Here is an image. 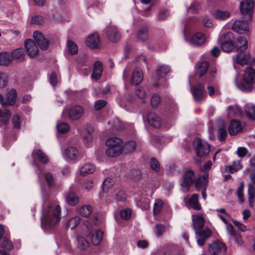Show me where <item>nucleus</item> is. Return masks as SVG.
<instances>
[{
  "label": "nucleus",
  "mask_w": 255,
  "mask_h": 255,
  "mask_svg": "<svg viewBox=\"0 0 255 255\" xmlns=\"http://www.w3.org/2000/svg\"><path fill=\"white\" fill-rule=\"evenodd\" d=\"M61 219V207L55 202L45 201L43 204L41 224L45 228L55 226Z\"/></svg>",
  "instance_id": "1"
},
{
  "label": "nucleus",
  "mask_w": 255,
  "mask_h": 255,
  "mask_svg": "<svg viewBox=\"0 0 255 255\" xmlns=\"http://www.w3.org/2000/svg\"><path fill=\"white\" fill-rule=\"evenodd\" d=\"M192 223L197 244L200 246H203L206 241L211 236V231L209 229H205L199 231L203 229L205 225V219L200 215L194 216Z\"/></svg>",
  "instance_id": "2"
},
{
  "label": "nucleus",
  "mask_w": 255,
  "mask_h": 255,
  "mask_svg": "<svg viewBox=\"0 0 255 255\" xmlns=\"http://www.w3.org/2000/svg\"><path fill=\"white\" fill-rule=\"evenodd\" d=\"M237 79V76L235 82L239 89L244 92H251L253 89V84L255 83V70L251 67H248L245 71L243 80L240 84L238 83Z\"/></svg>",
  "instance_id": "3"
},
{
  "label": "nucleus",
  "mask_w": 255,
  "mask_h": 255,
  "mask_svg": "<svg viewBox=\"0 0 255 255\" xmlns=\"http://www.w3.org/2000/svg\"><path fill=\"white\" fill-rule=\"evenodd\" d=\"M193 147L196 155L200 157L207 155L210 151L209 144L199 138L194 139Z\"/></svg>",
  "instance_id": "4"
},
{
  "label": "nucleus",
  "mask_w": 255,
  "mask_h": 255,
  "mask_svg": "<svg viewBox=\"0 0 255 255\" xmlns=\"http://www.w3.org/2000/svg\"><path fill=\"white\" fill-rule=\"evenodd\" d=\"M85 110L80 105H74L69 109H65L63 112L64 115H67L68 117L72 121H77L80 119L84 115Z\"/></svg>",
  "instance_id": "5"
},
{
  "label": "nucleus",
  "mask_w": 255,
  "mask_h": 255,
  "mask_svg": "<svg viewBox=\"0 0 255 255\" xmlns=\"http://www.w3.org/2000/svg\"><path fill=\"white\" fill-rule=\"evenodd\" d=\"M170 71V67L168 66L163 65L159 67L156 69V81L154 84V86L158 87L160 86H165L164 83L166 82L164 77Z\"/></svg>",
  "instance_id": "6"
},
{
  "label": "nucleus",
  "mask_w": 255,
  "mask_h": 255,
  "mask_svg": "<svg viewBox=\"0 0 255 255\" xmlns=\"http://www.w3.org/2000/svg\"><path fill=\"white\" fill-rule=\"evenodd\" d=\"M195 180V173L192 170L186 171L184 175L183 181L181 183V190L184 193L187 192L190 186L194 183Z\"/></svg>",
  "instance_id": "7"
},
{
  "label": "nucleus",
  "mask_w": 255,
  "mask_h": 255,
  "mask_svg": "<svg viewBox=\"0 0 255 255\" xmlns=\"http://www.w3.org/2000/svg\"><path fill=\"white\" fill-rule=\"evenodd\" d=\"M227 248L225 245L221 242H216L209 246L210 255H226Z\"/></svg>",
  "instance_id": "8"
},
{
  "label": "nucleus",
  "mask_w": 255,
  "mask_h": 255,
  "mask_svg": "<svg viewBox=\"0 0 255 255\" xmlns=\"http://www.w3.org/2000/svg\"><path fill=\"white\" fill-rule=\"evenodd\" d=\"M254 2L252 0H245L240 3V10L242 14L249 15L251 19V14L253 12Z\"/></svg>",
  "instance_id": "9"
},
{
  "label": "nucleus",
  "mask_w": 255,
  "mask_h": 255,
  "mask_svg": "<svg viewBox=\"0 0 255 255\" xmlns=\"http://www.w3.org/2000/svg\"><path fill=\"white\" fill-rule=\"evenodd\" d=\"M24 45L27 54L30 57H34L38 53V48L33 40L31 39H26L24 41Z\"/></svg>",
  "instance_id": "10"
},
{
  "label": "nucleus",
  "mask_w": 255,
  "mask_h": 255,
  "mask_svg": "<svg viewBox=\"0 0 255 255\" xmlns=\"http://www.w3.org/2000/svg\"><path fill=\"white\" fill-rule=\"evenodd\" d=\"M34 39L42 50H46L49 46V42L40 32L36 31L33 34Z\"/></svg>",
  "instance_id": "11"
},
{
  "label": "nucleus",
  "mask_w": 255,
  "mask_h": 255,
  "mask_svg": "<svg viewBox=\"0 0 255 255\" xmlns=\"http://www.w3.org/2000/svg\"><path fill=\"white\" fill-rule=\"evenodd\" d=\"M88 236L90 237L92 243L97 246L103 239V233L100 230H91L89 231Z\"/></svg>",
  "instance_id": "12"
},
{
  "label": "nucleus",
  "mask_w": 255,
  "mask_h": 255,
  "mask_svg": "<svg viewBox=\"0 0 255 255\" xmlns=\"http://www.w3.org/2000/svg\"><path fill=\"white\" fill-rule=\"evenodd\" d=\"M234 31L240 34H243L245 32L249 31V24L245 20H236L232 26Z\"/></svg>",
  "instance_id": "13"
},
{
  "label": "nucleus",
  "mask_w": 255,
  "mask_h": 255,
  "mask_svg": "<svg viewBox=\"0 0 255 255\" xmlns=\"http://www.w3.org/2000/svg\"><path fill=\"white\" fill-rule=\"evenodd\" d=\"M146 117L148 123L152 127L157 128L161 126L162 122L160 118L154 113H148Z\"/></svg>",
  "instance_id": "14"
},
{
  "label": "nucleus",
  "mask_w": 255,
  "mask_h": 255,
  "mask_svg": "<svg viewBox=\"0 0 255 255\" xmlns=\"http://www.w3.org/2000/svg\"><path fill=\"white\" fill-rule=\"evenodd\" d=\"M143 75L141 70L139 68H135L130 77L131 84L136 85L143 80Z\"/></svg>",
  "instance_id": "15"
},
{
  "label": "nucleus",
  "mask_w": 255,
  "mask_h": 255,
  "mask_svg": "<svg viewBox=\"0 0 255 255\" xmlns=\"http://www.w3.org/2000/svg\"><path fill=\"white\" fill-rule=\"evenodd\" d=\"M205 40V35L203 33L198 32L191 37L189 43L194 46H199L202 45Z\"/></svg>",
  "instance_id": "16"
},
{
  "label": "nucleus",
  "mask_w": 255,
  "mask_h": 255,
  "mask_svg": "<svg viewBox=\"0 0 255 255\" xmlns=\"http://www.w3.org/2000/svg\"><path fill=\"white\" fill-rule=\"evenodd\" d=\"M234 61L242 66L247 64L251 60V56L245 52H241L233 57Z\"/></svg>",
  "instance_id": "17"
},
{
  "label": "nucleus",
  "mask_w": 255,
  "mask_h": 255,
  "mask_svg": "<svg viewBox=\"0 0 255 255\" xmlns=\"http://www.w3.org/2000/svg\"><path fill=\"white\" fill-rule=\"evenodd\" d=\"M204 87L201 83H199L194 86L192 89V94L197 102H199L203 99Z\"/></svg>",
  "instance_id": "18"
},
{
  "label": "nucleus",
  "mask_w": 255,
  "mask_h": 255,
  "mask_svg": "<svg viewBox=\"0 0 255 255\" xmlns=\"http://www.w3.org/2000/svg\"><path fill=\"white\" fill-rule=\"evenodd\" d=\"M194 183L197 190H200L202 188H207L208 184V174L204 173L202 176L195 180Z\"/></svg>",
  "instance_id": "19"
},
{
  "label": "nucleus",
  "mask_w": 255,
  "mask_h": 255,
  "mask_svg": "<svg viewBox=\"0 0 255 255\" xmlns=\"http://www.w3.org/2000/svg\"><path fill=\"white\" fill-rule=\"evenodd\" d=\"M100 43L99 36L96 33L91 34L88 37L86 41L87 45L91 49L98 48Z\"/></svg>",
  "instance_id": "20"
},
{
  "label": "nucleus",
  "mask_w": 255,
  "mask_h": 255,
  "mask_svg": "<svg viewBox=\"0 0 255 255\" xmlns=\"http://www.w3.org/2000/svg\"><path fill=\"white\" fill-rule=\"evenodd\" d=\"M198 198V194H193L191 197L186 202L187 206L195 210H200L202 208L199 202Z\"/></svg>",
  "instance_id": "21"
},
{
  "label": "nucleus",
  "mask_w": 255,
  "mask_h": 255,
  "mask_svg": "<svg viewBox=\"0 0 255 255\" xmlns=\"http://www.w3.org/2000/svg\"><path fill=\"white\" fill-rule=\"evenodd\" d=\"M25 56V52L23 48H18L13 50L10 54V57L12 59L16 60L18 62L22 61Z\"/></svg>",
  "instance_id": "22"
},
{
  "label": "nucleus",
  "mask_w": 255,
  "mask_h": 255,
  "mask_svg": "<svg viewBox=\"0 0 255 255\" xmlns=\"http://www.w3.org/2000/svg\"><path fill=\"white\" fill-rule=\"evenodd\" d=\"M242 130L241 123L238 121L233 120L229 127V132L230 135H235Z\"/></svg>",
  "instance_id": "23"
},
{
  "label": "nucleus",
  "mask_w": 255,
  "mask_h": 255,
  "mask_svg": "<svg viewBox=\"0 0 255 255\" xmlns=\"http://www.w3.org/2000/svg\"><path fill=\"white\" fill-rule=\"evenodd\" d=\"M64 155L70 160H76L78 158L79 151L76 147L69 146L65 149Z\"/></svg>",
  "instance_id": "24"
},
{
  "label": "nucleus",
  "mask_w": 255,
  "mask_h": 255,
  "mask_svg": "<svg viewBox=\"0 0 255 255\" xmlns=\"http://www.w3.org/2000/svg\"><path fill=\"white\" fill-rule=\"evenodd\" d=\"M103 65L101 62L96 61L94 65V69L92 74V78L98 80L102 76Z\"/></svg>",
  "instance_id": "25"
},
{
  "label": "nucleus",
  "mask_w": 255,
  "mask_h": 255,
  "mask_svg": "<svg viewBox=\"0 0 255 255\" xmlns=\"http://www.w3.org/2000/svg\"><path fill=\"white\" fill-rule=\"evenodd\" d=\"M107 35L111 41L115 42L119 39L120 35L115 27L111 26L107 28Z\"/></svg>",
  "instance_id": "26"
},
{
  "label": "nucleus",
  "mask_w": 255,
  "mask_h": 255,
  "mask_svg": "<svg viewBox=\"0 0 255 255\" xmlns=\"http://www.w3.org/2000/svg\"><path fill=\"white\" fill-rule=\"evenodd\" d=\"M235 45L237 50L241 52L244 51L248 48V40L246 37L240 36L238 38Z\"/></svg>",
  "instance_id": "27"
},
{
  "label": "nucleus",
  "mask_w": 255,
  "mask_h": 255,
  "mask_svg": "<svg viewBox=\"0 0 255 255\" xmlns=\"http://www.w3.org/2000/svg\"><path fill=\"white\" fill-rule=\"evenodd\" d=\"M17 93L15 89H11L7 93L6 99V106H13L15 104L16 99Z\"/></svg>",
  "instance_id": "28"
},
{
  "label": "nucleus",
  "mask_w": 255,
  "mask_h": 255,
  "mask_svg": "<svg viewBox=\"0 0 255 255\" xmlns=\"http://www.w3.org/2000/svg\"><path fill=\"white\" fill-rule=\"evenodd\" d=\"M123 143L122 139L116 137H112L108 139L106 142L107 146L114 147H117L118 146L123 148Z\"/></svg>",
  "instance_id": "29"
},
{
  "label": "nucleus",
  "mask_w": 255,
  "mask_h": 255,
  "mask_svg": "<svg viewBox=\"0 0 255 255\" xmlns=\"http://www.w3.org/2000/svg\"><path fill=\"white\" fill-rule=\"evenodd\" d=\"M12 63V59L9 52H0V65L7 66Z\"/></svg>",
  "instance_id": "30"
},
{
  "label": "nucleus",
  "mask_w": 255,
  "mask_h": 255,
  "mask_svg": "<svg viewBox=\"0 0 255 255\" xmlns=\"http://www.w3.org/2000/svg\"><path fill=\"white\" fill-rule=\"evenodd\" d=\"M95 170V167L94 165L87 163L84 164L80 169V174L83 176L87 174H91Z\"/></svg>",
  "instance_id": "31"
},
{
  "label": "nucleus",
  "mask_w": 255,
  "mask_h": 255,
  "mask_svg": "<svg viewBox=\"0 0 255 255\" xmlns=\"http://www.w3.org/2000/svg\"><path fill=\"white\" fill-rule=\"evenodd\" d=\"M149 29L147 27H141L138 31L136 37L142 41L147 40L149 38Z\"/></svg>",
  "instance_id": "32"
},
{
  "label": "nucleus",
  "mask_w": 255,
  "mask_h": 255,
  "mask_svg": "<svg viewBox=\"0 0 255 255\" xmlns=\"http://www.w3.org/2000/svg\"><path fill=\"white\" fill-rule=\"evenodd\" d=\"M209 67V63L207 61H203L200 63L196 71L197 75L201 77L204 75Z\"/></svg>",
  "instance_id": "33"
},
{
  "label": "nucleus",
  "mask_w": 255,
  "mask_h": 255,
  "mask_svg": "<svg viewBox=\"0 0 255 255\" xmlns=\"http://www.w3.org/2000/svg\"><path fill=\"white\" fill-rule=\"evenodd\" d=\"M234 40V36L232 32H227L222 33L219 37L218 42L222 43V42H233Z\"/></svg>",
  "instance_id": "34"
},
{
  "label": "nucleus",
  "mask_w": 255,
  "mask_h": 255,
  "mask_svg": "<svg viewBox=\"0 0 255 255\" xmlns=\"http://www.w3.org/2000/svg\"><path fill=\"white\" fill-rule=\"evenodd\" d=\"M106 150V154L110 157H115L119 155L123 151V148L122 147H114L108 146Z\"/></svg>",
  "instance_id": "35"
},
{
  "label": "nucleus",
  "mask_w": 255,
  "mask_h": 255,
  "mask_svg": "<svg viewBox=\"0 0 255 255\" xmlns=\"http://www.w3.org/2000/svg\"><path fill=\"white\" fill-rule=\"evenodd\" d=\"M33 154L37 157L38 160L41 163L46 164L48 162L49 159L48 156L41 150L38 149L35 150L33 151Z\"/></svg>",
  "instance_id": "36"
},
{
  "label": "nucleus",
  "mask_w": 255,
  "mask_h": 255,
  "mask_svg": "<svg viewBox=\"0 0 255 255\" xmlns=\"http://www.w3.org/2000/svg\"><path fill=\"white\" fill-rule=\"evenodd\" d=\"M113 198L118 201H124L127 198V195L125 191L122 189L115 190Z\"/></svg>",
  "instance_id": "37"
},
{
  "label": "nucleus",
  "mask_w": 255,
  "mask_h": 255,
  "mask_svg": "<svg viewBox=\"0 0 255 255\" xmlns=\"http://www.w3.org/2000/svg\"><path fill=\"white\" fill-rule=\"evenodd\" d=\"M220 122L222 126L218 129L217 135L219 140L223 141L226 139L228 133L223 121H221Z\"/></svg>",
  "instance_id": "38"
},
{
  "label": "nucleus",
  "mask_w": 255,
  "mask_h": 255,
  "mask_svg": "<svg viewBox=\"0 0 255 255\" xmlns=\"http://www.w3.org/2000/svg\"><path fill=\"white\" fill-rule=\"evenodd\" d=\"M67 203L71 206L76 205L79 202V198L73 192H69L66 196Z\"/></svg>",
  "instance_id": "39"
},
{
  "label": "nucleus",
  "mask_w": 255,
  "mask_h": 255,
  "mask_svg": "<svg viewBox=\"0 0 255 255\" xmlns=\"http://www.w3.org/2000/svg\"><path fill=\"white\" fill-rule=\"evenodd\" d=\"M216 18L220 20H225L230 16V13L227 11H223L221 10H217L214 12V14Z\"/></svg>",
  "instance_id": "40"
},
{
  "label": "nucleus",
  "mask_w": 255,
  "mask_h": 255,
  "mask_svg": "<svg viewBox=\"0 0 255 255\" xmlns=\"http://www.w3.org/2000/svg\"><path fill=\"white\" fill-rule=\"evenodd\" d=\"M248 194L249 203L250 205L252 206L255 198V187L251 184L248 185Z\"/></svg>",
  "instance_id": "41"
},
{
  "label": "nucleus",
  "mask_w": 255,
  "mask_h": 255,
  "mask_svg": "<svg viewBox=\"0 0 255 255\" xmlns=\"http://www.w3.org/2000/svg\"><path fill=\"white\" fill-rule=\"evenodd\" d=\"M245 112L247 116L251 120H255V106L248 105L246 107Z\"/></svg>",
  "instance_id": "42"
},
{
  "label": "nucleus",
  "mask_w": 255,
  "mask_h": 255,
  "mask_svg": "<svg viewBox=\"0 0 255 255\" xmlns=\"http://www.w3.org/2000/svg\"><path fill=\"white\" fill-rule=\"evenodd\" d=\"M44 176L45 181L49 186H54L55 184L56 180V177L51 172H45L44 173Z\"/></svg>",
  "instance_id": "43"
},
{
  "label": "nucleus",
  "mask_w": 255,
  "mask_h": 255,
  "mask_svg": "<svg viewBox=\"0 0 255 255\" xmlns=\"http://www.w3.org/2000/svg\"><path fill=\"white\" fill-rule=\"evenodd\" d=\"M220 44L223 51L226 52H230L236 48L235 45L233 41L228 42H222V43H220Z\"/></svg>",
  "instance_id": "44"
},
{
  "label": "nucleus",
  "mask_w": 255,
  "mask_h": 255,
  "mask_svg": "<svg viewBox=\"0 0 255 255\" xmlns=\"http://www.w3.org/2000/svg\"><path fill=\"white\" fill-rule=\"evenodd\" d=\"M92 211V207L90 205H83L80 208L79 213L84 217H88Z\"/></svg>",
  "instance_id": "45"
},
{
  "label": "nucleus",
  "mask_w": 255,
  "mask_h": 255,
  "mask_svg": "<svg viewBox=\"0 0 255 255\" xmlns=\"http://www.w3.org/2000/svg\"><path fill=\"white\" fill-rule=\"evenodd\" d=\"M80 221V217L78 216H75L69 220L67 224L66 227L73 230L79 225Z\"/></svg>",
  "instance_id": "46"
},
{
  "label": "nucleus",
  "mask_w": 255,
  "mask_h": 255,
  "mask_svg": "<svg viewBox=\"0 0 255 255\" xmlns=\"http://www.w3.org/2000/svg\"><path fill=\"white\" fill-rule=\"evenodd\" d=\"M68 50L72 55H74L78 52V47L77 45L71 40H68L67 42Z\"/></svg>",
  "instance_id": "47"
},
{
  "label": "nucleus",
  "mask_w": 255,
  "mask_h": 255,
  "mask_svg": "<svg viewBox=\"0 0 255 255\" xmlns=\"http://www.w3.org/2000/svg\"><path fill=\"white\" fill-rule=\"evenodd\" d=\"M77 241L78 247L81 250H85L89 246V243L83 237H79Z\"/></svg>",
  "instance_id": "48"
},
{
  "label": "nucleus",
  "mask_w": 255,
  "mask_h": 255,
  "mask_svg": "<svg viewBox=\"0 0 255 255\" xmlns=\"http://www.w3.org/2000/svg\"><path fill=\"white\" fill-rule=\"evenodd\" d=\"M114 180L111 178H106L103 183V189L104 192H108L114 185Z\"/></svg>",
  "instance_id": "49"
},
{
  "label": "nucleus",
  "mask_w": 255,
  "mask_h": 255,
  "mask_svg": "<svg viewBox=\"0 0 255 255\" xmlns=\"http://www.w3.org/2000/svg\"><path fill=\"white\" fill-rule=\"evenodd\" d=\"M69 126L66 123H58L57 124V128L60 133H66L69 130Z\"/></svg>",
  "instance_id": "50"
},
{
  "label": "nucleus",
  "mask_w": 255,
  "mask_h": 255,
  "mask_svg": "<svg viewBox=\"0 0 255 255\" xmlns=\"http://www.w3.org/2000/svg\"><path fill=\"white\" fill-rule=\"evenodd\" d=\"M1 111L0 109V124L1 125H6L10 117V112L9 111L5 112L3 115L1 116Z\"/></svg>",
  "instance_id": "51"
},
{
  "label": "nucleus",
  "mask_w": 255,
  "mask_h": 255,
  "mask_svg": "<svg viewBox=\"0 0 255 255\" xmlns=\"http://www.w3.org/2000/svg\"><path fill=\"white\" fill-rule=\"evenodd\" d=\"M238 164V167H235L233 165H227L225 166V171L227 173H233L241 169L242 166L240 162H237Z\"/></svg>",
  "instance_id": "52"
},
{
  "label": "nucleus",
  "mask_w": 255,
  "mask_h": 255,
  "mask_svg": "<svg viewBox=\"0 0 255 255\" xmlns=\"http://www.w3.org/2000/svg\"><path fill=\"white\" fill-rule=\"evenodd\" d=\"M150 168L155 171H158L160 170V164L158 161L155 158H151L150 160Z\"/></svg>",
  "instance_id": "53"
},
{
  "label": "nucleus",
  "mask_w": 255,
  "mask_h": 255,
  "mask_svg": "<svg viewBox=\"0 0 255 255\" xmlns=\"http://www.w3.org/2000/svg\"><path fill=\"white\" fill-rule=\"evenodd\" d=\"M131 214V210L129 208L124 209L120 213L121 218L126 220H128L130 219Z\"/></svg>",
  "instance_id": "54"
},
{
  "label": "nucleus",
  "mask_w": 255,
  "mask_h": 255,
  "mask_svg": "<svg viewBox=\"0 0 255 255\" xmlns=\"http://www.w3.org/2000/svg\"><path fill=\"white\" fill-rule=\"evenodd\" d=\"M1 247L5 248L7 250H12L13 248V244L8 239L4 238L2 240V242Z\"/></svg>",
  "instance_id": "55"
},
{
  "label": "nucleus",
  "mask_w": 255,
  "mask_h": 255,
  "mask_svg": "<svg viewBox=\"0 0 255 255\" xmlns=\"http://www.w3.org/2000/svg\"><path fill=\"white\" fill-rule=\"evenodd\" d=\"M161 101L160 96L157 94H154L151 99V105L152 108H156Z\"/></svg>",
  "instance_id": "56"
},
{
  "label": "nucleus",
  "mask_w": 255,
  "mask_h": 255,
  "mask_svg": "<svg viewBox=\"0 0 255 255\" xmlns=\"http://www.w3.org/2000/svg\"><path fill=\"white\" fill-rule=\"evenodd\" d=\"M162 202L156 200L154 203L153 211L154 215L158 214L162 209Z\"/></svg>",
  "instance_id": "57"
},
{
  "label": "nucleus",
  "mask_w": 255,
  "mask_h": 255,
  "mask_svg": "<svg viewBox=\"0 0 255 255\" xmlns=\"http://www.w3.org/2000/svg\"><path fill=\"white\" fill-rule=\"evenodd\" d=\"M114 128L119 130H123L125 126L123 123L118 118H116L113 121Z\"/></svg>",
  "instance_id": "58"
},
{
  "label": "nucleus",
  "mask_w": 255,
  "mask_h": 255,
  "mask_svg": "<svg viewBox=\"0 0 255 255\" xmlns=\"http://www.w3.org/2000/svg\"><path fill=\"white\" fill-rule=\"evenodd\" d=\"M248 152L247 149L244 147H240L238 148L236 153L240 158H244L246 156Z\"/></svg>",
  "instance_id": "59"
},
{
  "label": "nucleus",
  "mask_w": 255,
  "mask_h": 255,
  "mask_svg": "<svg viewBox=\"0 0 255 255\" xmlns=\"http://www.w3.org/2000/svg\"><path fill=\"white\" fill-rule=\"evenodd\" d=\"M169 15V12L167 10H163L160 11L157 14L158 19L159 20H165Z\"/></svg>",
  "instance_id": "60"
},
{
  "label": "nucleus",
  "mask_w": 255,
  "mask_h": 255,
  "mask_svg": "<svg viewBox=\"0 0 255 255\" xmlns=\"http://www.w3.org/2000/svg\"><path fill=\"white\" fill-rule=\"evenodd\" d=\"M165 232V226L161 224H157L155 228V234L157 237H160Z\"/></svg>",
  "instance_id": "61"
},
{
  "label": "nucleus",
  "mask_w": 255,
  "mask_h": 255,
  "mask_svg": "<svg viewBox=\"0 0 255 255\" xmlns=\"http://www.w3.org/2000/svg\"><path fill=\"white\" fill-rule=\"evenodd\" d=\"M244 184L242 182L240 186L237 189V194L238 198L241 202L244 201L243 198V191H244Z\"/></svg>",
  "instance_id": "62"
},
{
  "label": "nucleus",
  "mask_w": 255,
  "mask_h": 255,
  "mask_svg": "<svg viewBox=\"0 0 255 255\" xmlns=\"http://www.w3.org/2000/svg\"><path fill=\"white\" fill-rule=\"evenodd\" d=\"M12 123L14 128H19L20 127L19 116L17 115H14L12 119Z\"/></svg>",
  "instance_id": "63"
},
{
  "label": "nucleus",
  "mask_w": 255,
  "mask_h": 255,
  "mask_svg": "<svg viewBox=\"0 0 255 255\" xmlns=\"http://www.w3.org/2000/svg\"><path fill=\"white\" fill-rule=\"evenodd\" d=\"M107 102L105 100H100L95 103V108L96 110H100L106 106Z\"/></svg>",
  "instance_id": "64"
}]
</instances>
